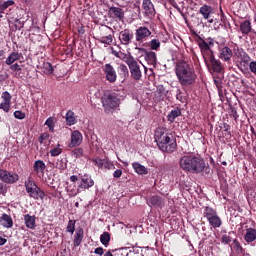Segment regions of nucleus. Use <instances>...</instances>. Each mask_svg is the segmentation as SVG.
Returning a JSON list of instances; mask_svg holds the SVG:
<instances>
[{
    "mask_svg": "<svg viewBox=\"0 0 256 256\" xmlns=\"http://www.w3.org/2000/svg\"><path fill=\"white\" fill-rule=\"evenodd\" d=\"M0 181H2V183H7L8 185H13V183L19 181V174L0 169Z\"/></svg>",
    "mask_w": 256,
    "mask_h": 256,
    "instance_id": "9d476101",
    "label": "nucleus"
},
{
    "mask_svg": "<svg viewBox=\"0 0 256 256\" xmlns=\"http://www.w3.org/2000/svg\"><path fill=\"white\" fill-rule=\"evenodd\" d=\"M148 47H150L152 51H159V49H161V41H159V39H152L148 43Z\"/></svg>",
    "mask_w": 256,
    "mask_h": 256,
    "instance_id": "4c0bfd02",
    "label": "nucleus"
},
{
    "mask_svg": "<svg viewBox=\"0 0 256 256\" xmlns=\"http://www.w3.org/2000/svg\"><path fill=\"white\" fill-rule=\"evenodd\" d=\"M147 203L149 207H161L163 205V199L160 196L154 195Z\"/></svg>",
    "mask_w": 256,
    "mask_h": 256,
    "instance_id": "7c9ffc66",
    "label": "nucleus"
},
{
    "mask_svg": "<svg viewBox=\"0 0 256 256\" xmlns=\"http://www.w3.org/2000/svg\"><path fill=\"white\" fill-rule=\"evenodd\" d=\"M213 7L209 5H202L199 9V14L202 15L203 19L205 21H208V23H213Z\"/></svg>",
    "mask_w": 256,
    "mask_h": 256,
    "instance_id": "4468645a",
    "label": "nucleus"
},
{
    "mask_svg": "<svg viewBox=\"0 0 256 256\" xmlns=\"http://www.w3.org/2000/svg\"><path fill=\"white\" fill-rule=\"evenodd\" d=\"M137 51H140L144 53V59L148 63V65H153V67H156L157 65V53L153 51H147L145 48H135Z\"/></svg>",
    "mask_w": 256,
    "mask_h": 256,
    "instance_id": "ddd939ff",
    "label": "nucleus"
},
{
    "mask_svg": "<svg viewBox=\"0 0 256 256\" xmlns=\"http://www.w3.org/2000/svg\"><path fill=\"white\" fill-rule=\"evenodd\" d=\"M104 73L109 83H115V81H117V72L111 64H106L104 66Z\"/></svg>",
    "mask_w": 256,
    "mask_h": 256,
    "instance_id": "a211bd4d",
    "label": "nucleus"
},
{
    "mask_svg": "<svg viewBox=\"0 0 256 256\" xmlns=\"http://www.w3.org/2000/svg\"><path fill=\"white\" fill-rule=\"evenodd\" d=\"M249 69L251 73H254V75H256V61H252L249 63Z\"/></svg>",
    "mask_w": 256,
    "mask_h": 256,
    "instance_id": "680f3d73",
    "label": "nucleus"
},
{
    "mask_svg": "<svg viewBox=\"0 0 256 256\" xmlns=\"http://www.w3.org/2000/svg\"><path fill=\"white\" fill-rule=\"evenodd\" d=\"M244 241L250 245L256 241V229L253 227H247L244 234Z\"/></svg>",
    "mask_w": 256,
    "mask_h": 256,
    "instance_id": "412c9836",
    "label": "nucleus"
},
{
    "mask_svg": "<svg viewBox=\"0 0 256 256\" xmlns=\"http://www.w3.org/2000/svg\"><path fill=\"white\" fill-rule=\"evenodd\" d=\"M121 101L117 97V94L115 93H109L105 94L102 97V107L105 111V113H113L114 109H117L119 107Z\"/></svg>",
    "mask_w": 256,
    "mask_h": 256,
    "instance_id": "20e7f679",
    "label": "nucleus"
},
{
    "mask_svg": "<svg viewBox=\"0 0 256 256\" xmlns=\"http://www.w3.org/2000/svg\"><path fill=\"white\" fill-rule=\"evenodd\" d=\"M179 165L186 173H201L203 177L211 174V166L199 155H184L180 158Z\"/></svg>",
    "mask_w": 256,
    "mask_h": 256,
    "instance_id": "f257e3e1",
    "label": "nucleus"
},
{
    "mask_svg": "<svg viewBox=\"0 0 256 256\" xmlns=\"http://www.w3.org/2000/svg\"><path fill=\"white\" fill-rule=\"evenodd\" d=\"M192 35L195 37V41L201 51L204 60L214 55L213 50H211V46L208 45L207 41H205L203 37L199 36V34H197L195 31L192 32Z\"/></svg>",
    "mask_w": 256,
    "mask_h": 256,
    "instance_id": "0eeeda50",
    "label": "nucleus"
},
{
    "mask_svg": "<svg viewBox=\"0 0 256 256\" xmlns=\"http://www.w3.org/2000/svg\"><path fill=\"white\" fill-rule=\"evenodd\" d=\"M81 183L78 186L77 193H79V189H91L93 185H95V181L91 178L89 174H84L83 176L80 177Z\"/></svg>",
    "mask_w": 256,
    "mask_h": 256,
    "instance_id": "dca6fc26",
    "label": "nucleus"
},
{
    "mask_svg": "<svg viewBox=\"0 0 256 256\" xmlns=\"http://www.w3.org/2000/svg\"><path fill=\"white\" fill-rule=\"evenodd\" d=\"M63 153V149L61 148V144H57V146L50 150L51 157H59Z\"/></svg>",
    "mask_w": 256,
    "mask_h": 256,
    "instance_id": "49530a36",
    "label": "nucleus"
},
{
    "mask_svg": "<svg viewBox=\"0 0 256 256\" xmlns=\"http://www.w3.org/2000/svg\"><path fill=\"white\" fill-rule=\"evenodd\" d=\"M14 117H15V119L23 120V119H25L26 115H25V112H23L21 110H16L14 112Z\"/></svg>",
    "mask_w": 256,
    "mask_h": 256,
    "instance_id": "bf43d9fd",
    "label": "nucleus"
},
{
    "mask_svg": "<svg viewBox=\"0 0 256 256\" xmlns=\"http://www.w3.org/2000/svg\"><path fill=\"white\" fill-rule=\"evenodd\" d=\"M84 153L85 152H84L83 148H81V147L75 148L71 151V155L75 159H81V157H83Z\"/></svg>",
    "mask_w": 256,
    "mask_h": 256,
    "instance_id": "79ce46f5",
    "label": "nucleus"
},
{
    "mask_svg": "<svg viewBox=\"0 0 256 256\" xmlns=\"http://www.w3.org/2000/svg\"><path fill=\"white\" fill-rule=\"evenodd\" d=\"M45 125L48 127L51 133H55V119L53 117H49L45 121Z\"/></svg>",
    "mask_w": 256,
    "mask_h": 256,
    "instance_id": "a18cd8bd",
    "label": "nucleus"
},
{
    "mask_svg": "<svg viewBox=\"0 0 256 256\" xmlns=\"http://www.w3.org/2000/svg\"><path fill=\"white\" fill-rule=\"evenodd\" d=\"M133 31L124 29L119 33L118 39L122 45H129L133 41Z\"/></svg>",
    "mask_w": 256,
    "mask_h": 256,
    "instance_id": "2eb2a0df",
    "label": "nucleus"
},
{
    "mask_svg": "<svg viewBox=\"0 0 256 256\" xmlns=\"http://www.w3.org/2000/svg\"><path fill=\"white\" fill-rule=\"evenodd\" d=\"M29 197L32 199H45V192L39 188V186H35L34 188H29V190H26Z\"/></svg>",
    "mask_w": 256,
    "mask_h": 256,
    "instance_id": "aec40b11",
    "label": "nucleus"
},
{
    "mask_svg": "<svg viewBox=\"0 0 256 256\" xmlns=\"http://www.w3.org/2000/svg\"><path fill=\"white\" fill-rule=\"evenodd\" d=\"M231 249H234V251L238 254L245 253V249H243V246L241 245V242L237 238L232 240V244L230 245Z\"/></svg>",
    "mask_w": 256,
    "mask_h": 256,
    "instance_id": "473e14b6",
    "label": "nucleus"
},
{
    "mask_svg": "<svg viewBox=\"0 0 256 256\" xmlns=\"http://www.w3.org/2000/svg\"><path fill=\"white\" fill-rule=\"evenodd\" d=\"M56 168L60 169V171H65L67 169V159H60L56 162Z\"/></svg>",
    "mask_w": 256,
    "mask_h": 256,
    "instance_id": "09e8293b",
    "label": "nucleus"
},
{
    "mask_svg": "<svg viewBox=\"0 0 256 256\" xmlns=\"http://www.w3.org/2000/svg\"><path fill=\"white\" fill-rule=\"evenodd\" d=\"M21 57H23V54L19 52H12L7 58H6V65H13L15 61H20Z\"/></svg>",
    "mask_w": 256,
    "mask_h": 256,
    "instance_id": "cd10ccee",
    "label": "nucleus"
},
{
    "mask_svg": "<svg viewBox=\"0 0 256 256\" xmlns=\"http://www.w3.org/2000/svg\"><path fill=\"white\" fill-rule=\"evenodd\" d=\"M47 139H49V134L43 133L39 137V143L43 144V141H47Z\"/></svg>",
    "mask_w": 256,
    "mask_h": 256,
    "instance_id": "69168bd1",
    "label": "nucleus"
},
{
    "mask_svg": "<svg viewBox=\"0 0 256 256\" xmlns=\"http://www.w3.org/2000/svg\"><path fill=\"white\" fill-rule=\"evenodd\" d=\"M113 256H127L129 253H127V250L125 249H116L112 251Z\"/></svg>",
    "mask_w": 256,
    "mask_h": 256,
    "instance_id": "5fc2aeb1",
    "label": "nucleus"
},
{
    "mask_svg": "<svg viewBox=\"0 0 256 256\" xmlns=\"http://www.w3.org/2000/svg\"><path fill=\"white\" fill-rule=\"evenodd\" d=\"M213 79L217 89H221V85L223 83V73L213 75Z\"/></svg>",
    "mask_w": 256,
    "mask_h": 256,
    "instance_id": "c03bdc74",
    "label": "nucleus"
},
{
    "mask_svg": "<svg viewBox=\"0 0 256 256\" xmlns=\"http://www.w3.org/2000/svg\"><path fill=\"white\" fill-rule=\"evenodd\" d=\"M130 75L134 81H141L143 77V73L141 72V65L139 62L134 58L130 63L127 64Z\"/></svg>",
    "mask_w": 256,
    "mask_h": 256,
    "instance_id": "6e6552de",
    "label": "nucleus"
},
{
    "mask_svg": "<svg viewBox=\"0 0 256 256\" xmlns=\"http://www.w3.org/2000/svg\"><path fill=\"white\" fill-rule=\"evenodd\" d=\"M142 13L144 17H147V19H154L156 15L155 11V5H153V2L151 0H142Z\"/></svg>",
    "mask_w": 256,
    "mask_h": 256,
    "instance_id": "1a4fd4ad",
    "label": "nucleus"
},
{
    "mask_svg": "<svg viewBox=\"0 0 256 256\" xmlns=\"http://www.w3.org/2000/svg\"><path fill=\"white\" fill-rule=\"evenodd\" d=\"M204 217H206L209 225L214 229H219L222 225L221 217L217 214V211L209 206L204 208L203 212Z\"/></svg>",
    "mask_w": 256,
    "mask_h": 256,
    "instance_id": "423d86ee",
    "label": "nucleus"
},
{
    "mask_svg": "<svg viewBox=\"0 0 256 256\" xmlns=\"http://www.w3.org/2000/svg\"><path fill=\"white\" fill-rule=\"evenodd\" d=\"M83 235H84L83 228L81 227L77 228L74 235V247H79V245L83 243Z\"/></svg>",
    "mask_w": 256,
    "mask_h": 256,
    "instance_id": "a878e982",
    "label": "nucleus"
},
{
    "mask_svg": "<svg viewBox=\"0 0 256 256\" xmlns=\"http://www.w3.org/2000/svg\"><path fill=\"white\" fill-rule=\"evenodd\" d=\"M237 67L241 71V73H244V75L246 73H249V62L244 63V62L238 61Z\"/></svg>",
    "mask_w": 256,
    "mask_h": 256,
    "instance_id": "37998d69",
    "label": "nucleus"
},
{
    "mask_svg": "<svg viewBox=\"0 0 256 256\" xmlns=\"http://www.w3.org/2000/svg\"><path fill=\"white\" fill-rule=\"evenodd\" d=\"M110 241H111V234H109V232H104L101 234L100 242L102 243V245L107 247V245H109Z\"/></svg>",
    "mask_w": 256,
    "mask_h": 256,
    "instance_id": "ea45409f",
    "label": "nucleus"
},
{
    "mask_svg": "<svg viewBox=\"0 0 256 256\" xmlns=\"http://www.w3.org/2000/svg\"><path fill=\"white\" fill-rule=\"evenodd\" d=\"M231 233L232 232L222 235L221 243H223L224 245H230L231 241H233V238L231 237Z\"/></svg>",
    "mask_w": 256,
    "mask_h": 256,
    "instance_id": "3c124183",
    "label": "nucleus"
},
{
    "mask_svg": "<svg viewBox=\"0 0 256 256\" xmlns=\"http://www.w3.org/2000/svg\"><path fill=\"white\" fill-rule=\"evenodd\" d=\"M176 117H181V109L179 107L174 108L168 113L167 121H169V123H175Z\"/></svg>",
    "mask_w": 256,
    "mask_h": 256,
    "instance_id": "c85d7f7f",
    "label": "nucleus"
},
{
    "mask_svg": "<svg viewBox=\"0 0 256 256\" xmlns=\"http://www.w3.org/2000/svg\"><path fill=\"white\" fill-rule=\"evenodd\" d=\"M2 103H9L11 104V94L8 91L2 93Z\"/></svg>",
    "mask_w": 256,
    "mask_h": 256,
    "instance_id": "4d7b16f0",
    "label": "nucleus"
},
{
    "mask_svg": "<svg viewBox=\"0 0 256 256\" xmlns=\"http://www.w3.org/2000/svg\"><path fill=\"white\" fill-rule=\"evenodd\" d=\"M165 97H167V91H165V88H158L155 92V101L159 103L161 101H164Z\"/></svg>",
    "mask_w": 256,
    "mask_h": 256,
    "instance_id": "72a5a7b5",
    "label": "nucleus"
},
{
    "mask_svg": "<svg viewBox=\"0 0 256 256\" xmlns=\"http://www.w3.org/2000/svg\"><path fill=\"white\" fill-rule=\"evenodd\" d=\"M175 73L177 79L182 85V87H188V85H193L197 79V75L195 74V70L187 63L186 61L177 62Z\"/></svg>",
    "mask_w": 256,
    "mask_h": 256,
    "instance_id": "7ed1b4c3",
    "label": "nucleus"
},
{
    "mask_svg": "<svg viewBox=\"0 0 256 256\" xmlns=\"http://www.w3.org/2000/svg\"><path fill=\"white\" fill-rule=\"evenodd\" d=\"M42 69L44 70L45 75H53V65L50 62H44L42 64Z\"/></svg>",
    "mask_w": 256,
    "mask_h": 256,
    "instance_id": "a19ab883",
    "label": "nucleus"
},
{
    "mask_svg": "<svg viewBox=\"0 0 256 256\" xmlns=\"http://www.w3.org/2000/svg\"><path fill=\"white\" fill-rule=\"evenodd\" d=\"M97 41H99V43H103L104 45H113V34L105 37H97Z\"/></svg>",
    "mask_w": 256,
    "mask_h": 256,
    "instance_id": "c9c22d12",
    "label": "nucleus"
},
{
    "mask_svg": "<svg viewBox=\"0 0 256 256\" xmlns=\"http://www.w3.org/2000/svg\"><path fill=\"white\" fill-rule=\"evenodd\" d=\"M237 57L240 59V62L249 63L251 61V56L243 50L238 52Z\"/></svg>",
    "mask_w": 256,
    "mask_h": 256,
    "instance_id": "58836bf2",
    "label": "nucleus"
},
{
    "mask_svg": "<svg viewBox=\"0 0 256 256\" xmlns=\"http://www.w3.org/2000/svg\"><path fill=\"white\" fill-rule=\"evenodd\" d=\"M10 70L11 71H21V65H19L18 63L12 64V65H10Z\"/></svg>",
    "mask_w": 256,
    "mask_h": 256,
    "instance_id": "338daca9",
    "label": "nucleus"
},
{
    "mask_svg": "<svg viewBox=\"0 0 256 256\" xmlns=\"http://www.w3.org/2000/svg\"><path fill=\"white\" fill-rule=\"evenodd\" d=\"M233 57V50L229 48L228 46H223L222 48H219V59L221 61H225L226 63H229L231 61V58Z\"/></svg>",
    "mask_w": 256,
    "mask_h": 256,
    "instance_id": "6ab92c4d",
    "label": "nucleus"
},
{
    "mask_svg": "<svg viewBox=\"0 0 256 256\" xmlns=\"http://www.w3.org/2000/svg\"><path fill=\"white\" fill-rule=\"evenodd\" d=\"M26 191H29V189H33L34 187H37V183L31 178H29L27 181L24 183Z\"/></svg>",
    "mask_w": 256,
    "mask_h": 256,
    "instance_id": "603ef678",
    "label": "nucleus"
},
{
    "mask_svg": "<svg viewBox=\"0 0 256 256\" xmlns=\"http://www.w3.org/2000/svg\"><path fill=\"white\" fill-rule=\"evenodd\" d=\"M155 142L163 153H174L177 149V139L167 128L158 127L154 132Z\"/></svg>",
    "mask_w": 256,
    "mask_h": 256,
    "instance_id": "f03ea898",
    "label": "nucleus"
},
{
    "mask_svg": "<svg viewBox=\"0 0 256 256\" xmlns=\"http://www.w3.org/2000/svg\"><path fill=\"white\" fill-rule=\"evenodd\" d=\"M81 143H83V134L79 130H74L71 133V142L68 144V147L73 149V147H79Z\"/></svg>",
    "mask_w": 256,
    "mask_h": 256,
    "instance_id": "f3484780",
    "label": "nucleus"
},
{
    "mask_svg": "<svg viewBox=\"0 0 256 256\" xmlns=\"http://www.w3.org/2000/svg\"><path fill=\"white\" fill-rule=\"evenodd\" d=\"M113 33V29L109 26H102L99 28L98 37H107V35H111Z\"/></svg>",
    "mask_w": 256,
    "mask_h": 256,
    "instance_id": "f704fd0d",
    "label": "nucleus"
},
{
    "mask_svg": "<svg viewBox=\"0 0 256 256\" xmlns=\"http://www.w3.org/2000/svg\"><path fill=\"white\" fill-rule=\"evenodd\" d=\"M0 223L5 229H11L13 227V218L11 217V215L3 213L0 216Z\"/></svg>",
    "mask_w": 256,
    "mask_h": 256,
    "instance_id": "5701e85b",
    "label": "nucleus"
},
{
    "mask_svg": "<svg viewBox=\"0 0 256 256\" xmlns=\"http://www.w3.org/2000/svg\"><path fill=\"white\" fill-rule=\"evenodd\" d=\"M109 17L114 19V21H125V10L121 7L112 6L108 11Z\"/></svg>",
    "mask_w": 256,
    "mask_h": 256,
    "instance_id": "f8f14e48",
    "label": "nucleus"
},
{
    "mask_svg": "<svg viewBox=\"0 0 256 256\" xmlns=\"http://www.w3.org/2000/svg\"><path fill=\"white\" fill-rule=\"evenodd\" d=\"M132 167L138 175H147L149 173V169H147L143 164L139 162L132 163Z\"/></svg>",
    "mask_w": 256,
    "mask_h": 256,
    "instance_id": "393cba45",
    "label": "nucleus"
},
{
    "mask_svg": "<svg viewBox=\"0 0 256 256\" xmlns=\"http://www.w3.org/2000/svg\"><path fill=\"white\" fill-rule=\"evenodd\" d=\"M150 35H152L151 30L146 26H140L135 31V39L137 43H143L149 39Z\"/></svg>",
    "mask_w": 256,
    "mask_h": 256,
    "instance_id": "9b49d317",
    "label": "nucleus"
},
{
    "mask_svg": "<svg viewBox=\"0 0 256 256\" xmlns=\"http://www.w3.org/2000/svg\"><path fill=\"white\" fill-rule=\"evenodd\" d=\"M0 109H2V111H4L5 113H9V111L11 110V104L6 102H1Z\"/></svg>",
    "mask_w": 256,
    "mask_h": 256,
    "instance_id": "13d9d810",
    "label": "nucleus"
},
{
    "mask_svg": "<svg viewBox=\"0 0 256 256\" xmlns=\"http://www.w3.org/2000/svg\"><path fill=\"white\" fill-rule=\"evenodd\" d=\"M118 75L122 81H126V79L129 77V68H127V65L120 64L118 66Z\"/></svg>",
    "mask_w": 256,
    "mask_h": 256,
    "instance_id": "bb28decb",
    "label": "nucleus"
},
{
    "mask_svg": "<svg viewBox=\"0 0 256 256\" xmlns=\"http://www.w3.org/2000/svg\"><path fill=\"white\" fill-rule=\"evenodd\" d=\"M45 169H47V166L42 160H36L34 162L33 170L37 175H45Z\"/></svg>",
    "mask_w": 256,
    "mask_h": 256,
    "instance_id": "b1692460",
    "label": "nucleus"
},
{
    "mask_svg": "<svg viewBox=\"0 0 256 256\" xmlns=\"http://www.w3.org/2000/svg\"><path fill=\"white\" fill-rule=\"evenodd\" d=\"M204 63L211 75H221V73H224L223 64L221 60L215 58V54L204 59Z\"/></svg>",
    "mask_w": 256,
    "mask_h": 256,
    "instance_id": "39448f33",
    "label": "nucleus"
},
{
    "mask_svg": "<svg viewBox=\"0 0 256 256\" xmlns=\"http://www.w3.org/2000/svg\"><path fill=\"white\" fill-rule=\"evenodd\" d=\"M14 4L15 2L13 0H8L3 4H0V11L5 12V9H7L8 7H11V5H14Z\"/></svg>",
    "mask_w": 256,
    "mask_h": 256,
    "instance_id": "864d4df0",
    "label": "nucleus"
},
{
    "mask_svg": "<svg viewBox=\"0 0 256 256\" xmlns=\"http://www.w3.org/2000/svg\"><path fill=\"white\" fill-rule=\"evenodd\" d=\"M103 167H104V169H109V170L115 169V165L111 161H109V159H104Z\"/></svg>",
    "mask_w": 256,
    "mask_h": 256,
    "instance_id": "052dcab7",
    "label": "nucleus"
},
{
    "mask_svg": "<svg viewBox=\"0 0 256 256\" xmlns=\"http://www.w3.org/2000/svg\"><path fill=\"white\" fill-rule=\"evenodd\" d=\"M66 122L69 126L75 125V123L77 122V120L75 119V113L73 111L69 110L66 113Z\"/></svg>",
    "mask_w": 256,
    "mask_h": 256,
    "instance_id": "e433bc0d",
    "label": "nucleus"
},
{
    "mask_svg": "<svg viewBox=\"0 0 256 256\" xmlns=\"http://www.w3.org/2000/svg\"><path fill=\"white\" fill-rule=\"evenodd\" d=\"M121 175H123V170H121V169H117L113 173L114 179H119L121 177Z\"/></svg>",
    "mask_w": 256,
    "mask_h": 256,
    "instance_id": "0e129e2a",
    "label": "nucleus"
},
{
    "mask_svg": "<svg viewBox=\"0 0 256 256\" xmlns=\"http://www.w3.org/2000/svg\"><path fill=\"white\" fill-rule=\"evenodd\" d=\"M239 29L243 37H246V35H249V33H253V27L251 26V21L249 20L242 21L240 23Z\"/></svg>",
    "mask_w": 256,
    "mask_h": 256,
    "instance_id": "4be33fe9",
    "label": "nucleus"
},
{
    "mask_svg": "<svg viewBox=\"0 0 256 256\" xmlns=\"http://www.w3.org/2000/svg\"><path fill=\"white\" fill-rule=\"evenodd\" d=\"M5 193H7V185L0 182V195H5Z\"/></svg>",
    "mask_w": 256,
    "mask_h": 256,
    "instance_id": "e2e57ef3",
    "label": "nucleus"
},
{
    "mask_svg": "<svg viewBox=\"0 0 256 256\" xmlns=\"http://www.w3.org/2000/svg\"><path fill=\"white\" fill-rule=\"evenodd\" d=\"M94 165H96V167H98V169H103L104 165H105V159H101V158H96L93 160Z\"/></svg>",
    "mask_w": 256,
    "mask_h": 256,
    "instance_id": "6e6d98bb",
    "label": "nucleus"
},
{
    "mask_svg": "<svg viewBox=\"0 0 256 256\" xmlns=\"http://www.w3.org/2000/svg\"><path fill=\"white\" fill-rule=\"evenodd\" d=\"M115 57H117L118 59H121V61L126 63V65H128V63H130L131 61H133L135 59V57H133V55L125 54V52H116Z\"/></svg>",
    "mask_w": 256,
    "mask_h": 256,
    "instance_id": "c756f323",
    "label": "nucleus"
},
{
    "mask_svg": "<svg viewBox=\"0 0 256 256\" xmlns=\"http://www.w3.org/2000/svg\"><path fill=\"white\" fill-rule=\"evenodd\" d=\"M75 223H77L75 220L68 221V224L66 227L67 233H71V235H73L75 233Z\"/></svg>",
    "mask_w": 256,
    "mask_h": 256,
    "instance_id": "8fccbe9b",
    "label": "nucleus"
},
{
    "mask_svg": "<svg viewBox=\"0 0 256 256\" xmlns=\"http://www.w3.org/2000/svg\"><path fill=\"white\" fill-rule=\"evenodd\" d=\"M24 223L27 229H35V227H37L35 224V216H31L29 214L24 215Z\"/></svg>",
    "mask_w": 256,
    "mask_h": 256,
    "instance_id": "2f4dec72",
    "label": "nucleus"
},
{
    "mask_svg": "<svg viewBox=\"0 0 256 256\" xmlns=\"http://www.w3.org/2000/svg\"><path fill=\"white\" fill-rule=\"evenodd\" d=\"M176 99L180 101V103H187V96L181 91V89L176 90Z\"/></svg>",
    "mask_w": 256,
    "mask_h": 256,
    "instance_id": "de8ad7c7",
    "label": "nucleus"
},
{
    "mask_svg": "<svg viewBox=\"0 0 256 256\" xmlns=\"http://www.w3.org/2000/svg\"><path fill=\"white\" fill-rule=\"evenodd\" d=\"M104 252H105V251L103 250V247H98V248H96V249L94 250V253H95L96 255H103Z\"/></svg>",
    "mask_w": 256,
    "mask_h": 256,
    "instance_id": "774afa93",
    "label": "nucleus"
}]
</instances>
